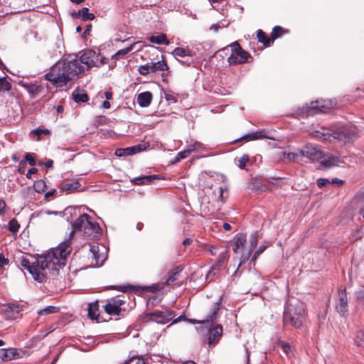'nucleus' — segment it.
Masks as SVG:
<instances>
[{"instance_id": "1", "label": "nucleus", "mask_w": 364, "mask_h": 364, "mask_svg": "<svg viewBox=\"0 0 364 364\" xmlns=\"http://www.w3.org/2000/svg\"><path fill=\"white\" fill-rule=\"evenodd\" d=\"M71 251L69 242L60 243L48 253L38 255L33 262L22 257L21 265L28 270L36 281L43 282L47 279L48 272L53 274L58 273L59 269L65 266L66 258Z\"/></svg>"}, {"instance_id": "2", "label": "nucleus", "mask_w": 364, "mask_h": 364, "mask_svg": "<svg viewBox=\"0 0 364 364\" xmlns=\"http://www.w3.org/2000/svg\"><path fill=\"white\" fill-rule=\"evenodd\" d=\"M98 55L92 50H86L81 55L80 60L73 59L58 61L50 71L45 75V78L55 87H62L68 82L75 80L85 72L81 63L87 65V70L97 66Z\"/></svg>"}, {"instance_id": "3", "label": "nucleus", "mask_w": 364, "mask_h": 364, "mask_svg": "<svg viewBox=\"0 0 364 364\" xmlns=\"http://www.w3.org/2000/svg\"><path fill=\"white\" fill-rule=\"evenodd\" d=\"M304 320L305 310L304 305L298 301L295 304L287 301L283 314L284 325L300 328L302 327Z\"/></svg>"}, {"instance_id": "4", "label": "nucleus", "mask_w": 364, "mask_h": 364, "mask_svg": "<svg viewBox=\"0 0 364 364\" xmlns=\"http://www.w3.org/2000/svg\"><path fill=\"white\" fill-rule=\"evenodd\" d=\"M313 136L322 141H331V139H337L344 143L353 141L356 137L355 128L352 126H343L332 132L316 131Z\"/></svg>"}, {"instance_id": "5", "label": "nucleus", "mask_w": 364, "mask_h": 364, "mask_svg": "<svg viewBox=\"0 0 364 364\" xmlns=\"http://www.w3.org/2000/svg\"><path fill=\"white\" fill-rule=\"evenodd\" d=\"M231 51V54L228 58L230 65H236L237 64H242L247 62L249 58H252L250 54L243 50L237 41L231 43L229 47H225L220 51L227 54L228 52Z\"/></svg>"}, {"instance_id": "6", "label": "nucleus", "mask_w": 364, "mask_h": 364, "mask_svg": "<svg viewBox=\"0 0 364 364\" xmlns=\"http://www.w3.org/2000/svg\"><path fill=\"white\" fill-rule=\"evenodd\" d=\"M334 106V103L329 100H316L311 102L309 105L303 107L301 112L309 115H314L319 112H326Z\"/></svg>"}, {"instance_id": "7", "label": "nucleus", "mask_w": 364, "mask_h": 364, "mask_svg": "<svg viewBox=\"0 0 364 364\" xmlns=\"http://www.w3.org/2000/svg\"><path fill=\"white\" fill-rule=\"evenodd\" d=\"M121 297L122 296H117L107 300L103 309L108 315L120 316L122 311H125V309L122 306L125 304L126 301Z\"/></svg>"}, {"instance_id": "8", "label": "nucleus", "mask_w": 364, "mask_h": 364, "mask_svg": "<svg viewBox=\"0 0 364 364\" xmlns=\"http://www.w3.org/2000/svg\"><path fill=\"white\" fill-rule=\"evenodd\" d=\"M221 301L222 297L220 298L218 301L213 302L207 307L205 318L203 319L204 326H210L215 324V322L220 316Z\"/></svg>"}, {"instance_id": "9", "label": "nucleus", "mask_w": 364, "mask_h": 364, "mask_svg": "<svg viewBox=\"0 0 364 364\" xmlns=\"http://www.w3.org/2000/svg\"><path fill=\"white\" fill-rule=\"evenodd\" d=\"M207 328L205 336V341L209 347L215 346L220 340L223 335V326L220 324H213L210 326H204Z\"/></svg>"}, {"instance_id": "10", "label": "nucleus", "mask_w": 364, "mask_h": 364, "mask_svg": "<svg viewBox=\"0 0 364 364\" xmlns=\"http://www.w3.org/2000/svg\"><path fill=\"white\" fill-rule=\"evenodd\" d=\"M175 314L173 311H155L148 313L146 317L149 321H155L158 323H166L174 317Z\"/></svg>"}, {"instance_id": "11", "label": "nucleus", "mask_w": 364, "mask_h": 364, "mask_svg": "<svg viewBox=\"0 0 364 364\" xmlns=\"http://www.w3.org/2000/svg\"><path fill=\"white\" fill-rule=\"evenodd\" d=\"M88 218H90V215L86 213H84V214L80 215L78 217V218L72 223L73 230L70 232L68 238L66 239L65 241L62 242L61 243L68 242H69V246L72 248L71 240L74 236L75 232V231L82 232L85 223H87Z\"/></svg>"}, {"instance_id": "12", "label": "nucleus", "mask_w": 364, "mask_h": 364, "mask_svg": "<svg viewBox=\"0 0 364 364\" xmlns=\"http://www.w3.org/2000/svg\"><path fill=\"white\" fill-rule=\"evenodd\" d=\"M301 156H306L311 160H318L321 158L322 152L316 145L307 144L301 151Z\"/></svg>"}, {"instance_id": "13", "label": "nucleus", "mask_w": 364, "mask_h": 364, "mask_svg": "<svg viewBox=\"0 0 364 364\" xmlns=\"http://www.w3.org/2000/svg\"><path fill=\"white\" fill-rule=\"evenodd\" d=\"M107 289H114L120 291L122 292L139 291V289L145 290L146 291L150 292H155L156 291V289L154 286L141 287L139 286H133L130 284H127L126 286H109L107 287Z\"/></svg>"}, {"instance_id": "14", "label": "nucleus", "mask_w": 364, "mask_h": 364, "mask_svg": "<svg viewBox=\"0 0 364 364\" xmlns=\"http://www.w3.org/2000/svg\"><path fill=\"white\" fill-rule=\"evenodd\" d=\"M102 229L100 225L91 220V217L87 218V223H85L82 232L85 235L95 237V234H100Z\"/></svg>"}, {"instance_id": "15", "label": "nucleus", "mask_w": 364, "mask_h": 364, "mask_svg": "<svg viewBox=\"0 0 364 364\" xmlns=\"http://www.w3.org/2000/svg\"><path fill=\"white\" fill-rule=\"evenodd\" d=\"M338 303L336 305V310L341 316H344L348 311V298L345 288H341L338 291Z\"/></svg>"}, {"instance_id": "16", "label": "nucleus", "mask_w": 364, "mask_h": 364, "mask_svg": "<svg viewBox=\"0 0 364 364\" xmlns=\"http://www.w3.org/2000/svg\"><path fill=\"white\" fill-rule=\"evenodd\" d=\"M23 305L9 303L5 306V312L9 318L16 319L21 316V313L23 311Z\"/></svg>"}, {"instance_id": "17", "label": "nucleus", "mask_w": 364, "mask_h": 364, "mask_svg": "<svg viewBox=\"0 0 364 364\" xmlns=\"http://www.w3.org/2000/svg\"><path fill=\"white\" fill-rule=\"evenodd\" d=\"M88 317L97 322L105 321L100 314V306L98 301L91 302L88 305Z\"/></svg>"}, {"instance_id": "18", "label": "nucleus", "mask_w": 364, "mask_h": 364, "mask_svg": "<svg viewBox=\"0 0 364 364\" xmlns=\"http://www.w3.org/2000/svg\"><path fill=\"white\" fill-rule=\"evenodd\" d=\"M20 85L24 87L33 97L38 95L42 90V87L38 82H35L34 83L21 82Z\"/></svg>"}, {"instance_id": "19", "label": "nucleus", "mask_w": 364, "mask_h": 364, "mask_svg": "<svg viewBox=\"0 0 364 364\" xmlns=\"http://www.w3.org/2000/svg\"><path fill=\"white\" fill-rule=\"evenodd\" d=\"M265 133H266V131L264 129H262L259 131H257L255 132L247 134L240 137V139H237L235 141H249L262 139H265V138L270 139L269 137L266 136Z\"/></svg>"}, {"instance_id": "20", "label": "nucleus", "mask_w": 364, "mask_h": 364, "mask_svg": "<svg viewBox=\"0 0 364 364\" xmlns=\"http://www.w3.org/2000/svg\"><path fill=\"white\" fill-rule=\"evenodd\" d=\"M152 98V93L151 92L146 91L141 92L137 95L136 102L140 107H146L150 105Z\"/></svg>"}, {"instance_id": "21", "label": "nucleus", "mask_w": 364, "mask_h": 364, "mask_svg": "<svg viewBox=\"0 0 364 364\" xmlns=\"http://www.w3.org/2000/svg\"><path fill=\"white\" fill-rule=\"evenodd\" d=\"M70 15L73 18L81 17L82 21H92L95 18L94 14L89 13V9L87 7H84L77 11H73Z\"/></svg>"}, {"instance_id": "22", "label": "nucleus", "mask_w": 364, "mask_h": 364, "mask_svg": "<svg viewBox=\"0 0 364 364\" xmlns=\"http://www.w3.org/2000/svg\"><path fill=\"white\" fill-rule=\"evenodd\" d=\"M184 267L183 265H178L171 270L168 279L164 282L166 285H171L176 280L178 279L181 272L183 270Z\"/></svg>"}, {"instance_id": "23", "label": "nucleus", "mask_w": 364, "mask_h": 364, "mask_svg": "<svg viewBox=\"0 0 364 364\" xmlns=\"http://www.w3.org/2000/svg\"><path fill=\"white\" fill-rule=\"evenodd\" d=\"M247 241V237L245 234L238 233L234 237V247L233 251L235 254L239 253L240 250L244 247L245 244Z\"/></svg>"}, {"instance_id": "24", "label": "nucleus", "mask_w": 364, "mask_h": 364, "mask_svg": "<svg viewBox=\"0 0 364 364\" xmlns=\"http://www.w3.org/2000/svg\"><path fill=\"white\" fill-rule=\"evenodd\" d=\"M18 354L17 350L15 348L2 349L0 352V358L3 361L7 362L15 358Z\"/></svg>"}, {"instance_id": "25", "label": "nucleus", "mask_w": 364, "mask_h": 364, "mask_svg": "<svg viewBox=\"0 0 364 364\" xmlns=\"http://www.w3.org/2000/svg\"><path fill=\"white\" fill-rule=\"evenodd\" d=\"M72 97L76 103L87 102L89 100L87 94L84 90L81 91L79 88L73 92Z\"/></svg>"}, {"instance_id": "26", "label": "nucleus", "mask_w": 364, "mask_h": 364, "mask_svg": "<svg viewBox=\"0 0 364 364\" xmlns=\"http://www.w3.org/2000/svg\"><path fill=\"white\" fill-rule=\"evenodd\" d=\"M80 183L77 181L73 182L65 181L60 184L59 188L62 191H74L80 187Z\"/></svg>"}, {"instance_id": "27", "label": "nucleus", "mask_w": 364, "mask_h": 364, "mask_svg": "<svg viewBox=\"0 0 364 364\" xmlns=\"http://www.w3.org/2000/svg\"><path fill=\"white\" fill-rule=\"evenodd\" d=\"M149 41L152 43L158 45H168L169 41L167 39V36L164 33H161L159 36H151L148 38Z\"/></svg>"}, {"instance_id": "28", "label": "nucleus", "mask_w": 364, "mask_h": 364, "mask_svg": "<svg viewBox=\"0 0 364 364\" xmlns=\"http://www.w3.org/2000/svg\"><path fill=\"white\" fill-rule=\"evenodd\" d=\"M159 178L157 175L144 176L134 178L132 181L136 185H142L151 183L154 179Z\"/></svg>"}, {"instance_id": "29", "label": "nucleus", "mask_w": 364, "mask_h": 364, "mask_svg": "<svg viewBox=\"0 0 364 364\" xmlns=\"http://www.w3.org/2000/svg\"><path fill=\"white\" fill-rule=\"evenodd\" d=\"M288 30H285L282 26H276L273 28L272 31L270 34V38L272 40V43L274 42V40L280 38L285 33H288Z\"/></svg>"}, {"instance_id": "30", "label": "nucleus", "mask_w": 364, "mask_h": 364, "mask_svg": "<svg viewBox=\"0 0 364 364\" xmlns=\"http://www.w3.org/2000/svg\"><path fill=\"white\" fill-rule=\"evenodd\" d=\"M172 54L176 57H181V58L192 57L193 56V53L190 49L181 48V47L176 48L173 50Z\"/></svg>"}, {"instance_id": "31", "label": "nucleus", "mask_w": 364, "mask_h": 364, "mask_svg": "<svg viewBox=\"0 0 364 364\" xmlns=\"http://www.w3.org/2000/svg\"><path fill=\"white\" fill-rule=\"evenodd\" d=\"M257 38L258 41L262 43L265 47H269L272 45L270 37H267L266 33L260 29L257 31Z\"/></svg>"}, {"instance_id": "32", "label": "nucleus", "mask_w": 364, "mask_h": 364, "mask_svg": "<svg viewBox=\"0 0 364 364\" xmlns=\"http://www.w3.org/2000/svg\"><path fill=\"white\" fill-rule=\"evenodd\" d=\"M340 162V159L338 156H331L322 161L321 164L326 168H331L332 166H338Z\"/></svg>"}, {"instance_id": "33", "label": "nucleus", "mask_w": 364, "mask_h": 364, "mask_svg": "<svg viewBox=\"0 0 364 364\" xmlns=\"http://www.w3.org/2000/svg\"><path fill=\"white\" fill-rule=\"evenodd\" d=\"M227 257H228L227 251H224V252H221L220 254L218 259L217 262H215V264L211 267L210 273H211L212 272H213L215 270H219L221 268V267L223 266L224 261L227 259Z\"/></svg>"}, {"instance_id": "34", "label": "nucleus", "mask_w": 364, "mask_h": 364, "mask_svg": "<svg viewBox=\"0 0 364 364\" xmlns=\"http://www.w3.org/2000/svg\"><path fill=\"white\" fill-rule=\"evenodd\" d=\"M149 67L151 73L166 70L168 68L166 63L164 60L154 63L152 65H149Z\"/></svg>"}, {"instance_id": "35", "label": "nucleus", "mask_w": 364, "mask_h": 364, "mask_svg": "<svg viewBox=\"0 0 364 364\" xmlns=\"http://www.w3.org/2000/svg\"><path fill=\"white\" fill-rule=\"evenodd\" d=\"M59 310L58 307L53 306H48L43 309L38 311L39 316H45L58 312Z\"/></svg>"}, {"instance_id": "36", "label": "nucleus", "mask_w": 364, "mask_h": 364, "mask_svg": "<svg viewBox=\"0 0 364 364\" xmlns=\"http://www.w3.org/2000/svg\"><path fill=\"white\" fill-rule=\"evenodd\" d=\"M146 148V146H145V144H137V145H135L133 146L127 147L128 154L129 156H131V155L139 153V152L145 150Z\"/></svg>"}, {"instance_id": "37", "label": "nucleus", "mask_w": 364, "mask_h": 364, "mask_svg": "<svg viewBox=\"0 0 364 364\" xmlns=\"http://www.w3.org/2000/svg\"><path fill=\"white\" fill-rule=\"evenodd\" d=\"M190 155V151L184 149L177 154L175 159L171 162V164H175L181 161L182 159L187 158Z\"/></svg>"}, {"instance_id": "38", "label": "nucleus", "mask_w": 364, "mask_h": 364, "mask_svg": "<svg viewBox=\"0 0 364 364\" xmlns=\"http://www.w3.org/2000/svg\"><path fill=\"white\" fill-rule=\"evenodd\" d=\"M34 189L37 193H43L46 189V183L43 180H38L34 183Z\"/></svg>"}, {"instance_id": "39", "label": "nucleus", "mask_w": 364, "mask_h": 364, "mask_svg": "<svg viewBox=\"0 0 364 364\" xmlns=\"http://www.w3.org/2000/svg\"><path fill=\"white\" fill-rule=\"evenodd\" d=\"M355 343L358 346L364 348V331H359L357 332L355 338Z\"/></svg>"}, {"instance_id": "40", "label": "nucleus", "mask_w": 364, "mask_h": 364, "mask_svg": "<svg viewBox=\"0 0 364 364\" xmlns=\"http://www.w3.org/2000/svg\"><path fill=\"white\" fill-rule=\"evenodd\" d=\"M11 89V85L5 77H0V92L9 91Z\"/></svg>"}, {"instance_id": "41", "label": "nucleus", "mask_w": 364, "mask_h": 364, "mask_svg": "<svg viewBox=\"0 0 364 364\" xmlns=\"http://www.w3.org/2000/svg\"><path fill=\"white\" fill-rule=\"evenodd\" d=\"M77 208L74 206H69L64 210L63 213L64 216H68L67 220H69L70 218H72L73 215H77Z\"/></svg>"}, {"instance_id": "42", "label": "nucleus", "mask_w": 364, "mask_h": 364, "mask_svg": "<svg viewBox=\"0 0 364 364\" xmlns=\"http://www.w3.org/2000/svg\"><path fill=\"white\" fill-rule=\"evenodd\" d=\"M282 154L284 155V158H286L289 161H296L299 160L301 156V153H286L283 152Z\"/></svg>"}, {"instance_id": "43", "label": "nucleus", "mask_w": 364, "mask_h": 364, "mask_svg": "<svg viewBox=\"0 0 364 364\" xmlns=\"http://www.w3.org/2000/svg\"><path fill=\"white\" fill-rule=\"evenodd\" d=\"M90 252H92V257L95 260V264L98 265L100 263V255L98 254L99 247L98 246L91 245Z\"/></svg>"}, {"instance_id": "44", "label": "nucleus", "mask_w": 364, "mask_h": 364, "mask_svg": "<svg viewBox=\"0 0 364 364\" xmlns=\"http://www.w3.org/2000/svg\"><path fill=\"white\" fill-rule=\"evenodd\" d=\"M135 44H136V43H133L127 48L118 50L114 55L113 58H117V56H119V55H124L127 54L128 53L131 52L134 49Z\"/></svg>"}, {"instance_id": "45", "label": "nucleus", "mask_w": 364, "mask_h": 364, "mask_svg": "<svg viewBox=\"0 0 364 364\" xmlns=\"http://www.w3.org/2000/svg\"><path fill=\"white\" fill-rule=\"evenodd\" d=\"M20 225L16 220L12 219L9 222V230L12 232H16L18 230Z\"/></svg>"}, {"instance_id": "46", "label": "nucleus", "mask_w": 364, "mask_h": 364, "mask_svg": "<svg viewBox=\"0 0 364 364\" xmlns=\"http://www.w3.org/2000/svg\"><path fill=\"white\" fill-rule=\"evenodd\" d=\"M258 242V234L257 232H254L250 239L251 252H252L253 249L257 246Z\"/></svg>"}, {"instance_id": "47", "label": "nucleus", "mask_w": 364, "mask_h": 364, "mask_svg": "<svg viewBox=\"0 0 364 364\" xmlns=\"http://www.w3.org/2000/svg\"><path fill=\"white\" fill-rule=\"evenodd\" d=\"M265 245H261L259 247L255 252L252 258L251 259L250 263L255 264V260L258 257V256L262 254L266 249Z\"/></svg>"}, {"instance_id": "48", "label": "nucleus", "mask_w": 364, "mask_h": 364, "mask_svg": "<svg viewBox=\"0 0 364 364\" xmlns=\"http://www.w3.org/2000/svg\"><path fill=\"white\" fill-rule=\"evenodd\" d=\"M138 71L141 75H146L151 73L149 64L140 65L138 68Z\"/></svg>"}, {"instance_id": "49", "label": "nucleus", "mask_w": 364, "mask_h": 364, "mask_svg": "<svg viewBox=\"0 0 364 364\" xmlns=\"http://www.w3.org/2000/svg\"><path fill=\"white\" fill-rule=\"evenodd\" d=\"M125 364H145L143 358L139 357H133L128 360Z\"/></svg>"}, {"instance_id": "50", "label": "nucleus", "mask_w": 364, "mask_h": 364, "mask_svg": "<svg viewBox=\"0 0 364 364\" xmlns=\"http://www.w3.org/2000/svg\"><path fill=\"white\" fill-rule=\"evenodd\" d=\"M32 132L33 133V134L38 136V140H39L42 134H49L50 133V131L48 129H36L33 130Z\"/></svg>"}, {"instance_id": "51", "label": "nucleus", "mask_w": 364, "mask_h": 364, "mask_svg": "<svg viewBox=\"0 0 364 364\" xmlns=\"http://www.w3.org/2000/svg\"><path fill=\"white\" fill-rule=\"evenodd\" d=\"M28 162L31 166H34L36 164V159L33 157V154L31 153H27L25 155V161Z\"/></svg>"}, {"instance_id": "52", "label": "nucleus", "mask_w": 364, "mask_h": 364, "mask_svg": "<svg viewBox=\"0 0 364 364\" xmlns=\"http://www.w3.org/2000/svg\"><path fill=\"white\" fill-rule=\"evenodd\" d=\"M249 161V156L247 155L242 156L239 160L238 166L240 168H245L246 164Z\"/></svg>"}, {"instance_id": "53", "label": "nucleus", "mask_w": 364, "mask_h": 364, "mask_svg": "<svg viewBox=\"0 0 364 364\" xmlns=\"http://www.w3.org/2000/svg\"><path fill=\"white\" fill-rule=\"evenodd\" d=\"M355 297L357 300L364 302V287L356 291Z\"/></svg>"}, {"instance_id": "54", "label": "nucleus", "mask_w": 364, "mask_h": 364, "mask_svg": "<svg viewBox=\"0 0 364 364\" xmlns=\"http://www.w3.org/2000/svg\"><path fill=\"white\" fill-rule=\"evenodd\" d=\"M115 155L117 156H129L128 154V150H127V148H124V149H117L116 151H115Z\"/></svg>"}, {"instance_id": "55", "label": "nucleus", "mask_w": 364, "mask_h": 364, "mask_svg": "<svg viewBox=\"0 0 364 364\" xmlns=\"http://www.w3.org/2000/svg\"><path fill=\"white\" fill-rule=\"evenodd\" d=\"M330 183V181L327 178H318L317 180V186L318 188H321L326 186L327 184Z\"/></svg>"}, {"instance_id": "56", "label": "nucleus", "mask_w": 364, "mask_h": 364, "mask_svg": "<svg viewBox=\"0 0 364 364\" xmlns=\"http://www.w3.org/2000/svg\"><path fill=\"white\" fill-rule=\"evenodd\" d=\"M200 144L199 142L195 141L193 144H188V148L186 149L189 150L190 154H191L193 151H194L195 150L198 149L200 147Z\"/></svg>"}, {"instance_id": "57", "label": "nucleus", "mask_w": 364, "mask_h": 364, "mask_svg": "<svg viewBox=\"0 0 364 364\" xmlns=\"http://www.w3.org/2000/svg\"><path fill=\"white\" fill-rule=\"evenodd\" d=\"M9 259L6 258L3 253H0V269L4 268V267L9 264Z\"/></svg>"}, {"instance_id": "58", "label": "nucleus", "mask_w": 364, "mask_h": 364, "mask_svg": "<svg viewBox=\"0 0 364 364\" xmlns=\"http://www.w3.org/2000/svg\"><path fill=\"white\" fill-rule=\"evenodd\" d=\"M251 253H252L251 250H249V251L246 254L242 255L239 266H240L242 264L245 263L250 258Z\"/></svg>"}, {"instance_id": "59", "label": "nucleus", "mask_w": 364, "mask_h": 364, "mask_svg": "<svg viewBox=\"0 0 364 364\" xmlns=\"http://www.w3.org/2000/svg\"><path fill=\"white\" fill-rule=\"evenodd\" d=\"M281 347H282V350L285 352V353L287 355H288L289 353L291 351V346L287 343H285V342L282 341L281 343Z\"/></svg>"}, {"instance_id": "60", "label": "nucleus", "mask_w": 364, "mask_h": 364, "mask_svg": "<svg viewBox=\"0 0 364 364\" xmlns=\"http://www.w3.org/2000/svg\"><path fill=\"white\" fill-rule=\"evenodd\" d=\"M91 29H92V24L87 25L85 30L83 32L82 37L85 38L87 36H90Z\"/></svg>"}, {"instance_id": "61", "label": "nucleus", "mask_w": 364, "mask_h": 364, "mask_svg": "<svg viewBox=\"0 0 364 364\" xmlns=\"http://www.w3.org/2000/svg\"><path fill=\"white\" fill-rule=\"evenodd\" d=\"M225 191H227V188H220V190H219V196H218V200H220L221 201L222 203H225V200L223 197V192Z\"/></svg>"}, {"instance_id": "62", "label": "nucleus", "mask_w": 364, "mask_h": 364, "mask_svg": "<svg viewBox=\"0 0 364 364\" xmlns=\"http://www.w3.org/2000/svg\"><path fill=\"white\" fill-rule=\"evenodd\" d=\"M186 321H187V322H188L190 323H192V324L198 323V324H201V325L204 326V323H203V320H197V319L187 318H186Z\"/></svg>"}, {"instance_id": "63", "label": "nucleus", "mask_w": 364, "mask_h": 364, "mask_svg": "<svg viewBox=\"0 0 364 364\" xmlns=\"http://www.w3.org/2000/svg\"><path fill=\"white\" fill-rule=\"evenodd\" d=\"M37 172H38V169L36 168H31L28 171V172L26 174V176L27 178H31V175L36 173Z\"/></svg>"}, {"instance_id": "64", "label": "nucleus", "mask_w": 364, "mask_h": 364, "mask_svg": "<svg viewBox=\"0 0 364 364\" xmlns=\"http://www.w3.org/2000/svg\"><path fill=\"white\" fill-rule=\"evenodd\" d=\"M330 183H332V184H337L338 186H342L343 184V181L339 178H334L332 179L331 181H330Z\"/></svg>"}]
</instances>
